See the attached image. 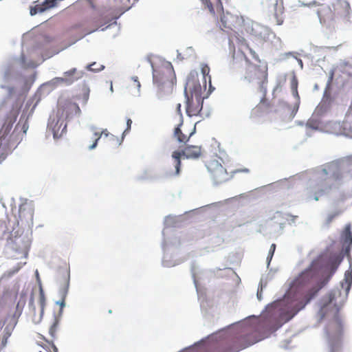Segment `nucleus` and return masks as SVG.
<instances>
[{"label": "nucleus", "mask_w": 352, "mask_h": 352, "mask_svg": "<svg viewBox=\"0 0 352 352\" xmlns=\"http://www.w3.org/2000/svg\"><path fill=\"white\" fill-rule=\"evenodd\" d=\"M268 336V316L263 317L256 329L250 326L236 328L207 352H238Z\"/></svg>", "instance_id": "nucleus-1"}, {"label": "nucleus", "mask_w": 352, "mask_h": 352, "mask_svg": "<svg viewBox=\"0 0 352 352\" xmlns=\"http://www.w3.org/2000/svg\"><path fill=\"white\" fill-rule=\"evenodd\" d=\"M153 81L155 94L159 99L170 96L176 83L173 67L169 62L153 66Z\"/></svg>", "instance_id": "nucleus-2"}, {"label": "nucleus", "mask_w": 352, "mask_h": 352, "mask_svg": "<svg viewBox=\"0 0 352 352\" xmlns=\"http://www.w3.org/2000/svg\"><path fill=\"white\" fill-rule=\"evenodd\" d=\"M244 59L245 61L244 80L249 83L256 85L260 91L265 93L268 81V66L267 63L254 64L246 54H244Z\"/></svg>", "instance_id": "nucleus-3"}, {"label": "nucleus", "mask_w": 352, "mask_h": 352, "mask_svg": "<svg viewBox=\"0 0 352 352\" xmlns=\"http://www.w3.org/2000/svg\"><path fill=\"white\" fill-rule=\"evenodd\" d=\"M341 177V174L338 171H333L330 166L322 169L318 173L314 186L315 200L318 201L319 196L323 195L332 188V182L340 180Z\"/></svg>", "instance_id": "nucleus-4"}, {"label": "nucleus", "mask_w": 352, "mask_h": 352, "mask_svg": "<svg viewBox=\"0 0 352 352\" xmlns=\"http://www.w3.org/2000/svg\"><path fill=\"white\" fill-rule=\"evenodd\" d=\"M326 334L331 351L336 352L341 347L343 334L342 324L338 309H335L333 318L326 327Z\"/></svg>", "instance_id": "nucleus-5"}, {"label": "nucleus", "mask_w": 352, "mask_h": 352, "mask_svg": "<svg viewBox=\"0 0 352 352\" xmlns=\"http://www.w3.org/2000/svg\"><path fill=\"white\" fill-rule=\"evenodd\" d=\"M201 155V147L199 146H187L184 150L180 151H174L172 153V157L174 160L175 171L171 173V175H179L181 168V157L185 156L186 158L197 159Z\"/></svg>", "instance_id": "nucleus-6"}, {"label": "nucleus", "mask_w": 352, "mask_h": 352, "mask_svg": "<svg viewBox=\"0 0 352 352\" xmlns=\"http://www.w3.org/2000/svg\"><path fill=\"white\" fill-rule=\"evenodd\" d=\"M317 276V272L316 270L310 267L302 272L298 277H297L291 285V291L300 289L301 288L307 286Z\"/></svg>", "instance_id": "nucleus-7"}, {"label": "nucleus", "mask_w": 352, "mask_h": 352, "mask_svg": "<svg viewBox=\"0 0 352 352\" xmlns=\"http://www.w3.org/2000/svg\"><path fill=\"white\" fill-rule=\"evenodd\" d=\"M14 259L26 258L30 249V243L25 237H16L12 244Z\"/></svg>", "instance_id": "nucleus-8"}, {"label": "nucleus", "mask_w": 352, "mask_h": 352, "mask_svg": "<svg viewBox=\"0 0 352 352\" xmlns=\"http://www.w3.org/2000/svg\"><path fill=\"white\" fill-rule=\"evenodd\" d=\"M207 168L210 173L212 179L220 184L228 179V173L226 169L217 160H212L207 164Z\"/></svg>", "instance_id": "nucleus-9"}, {"label": "nucleus", "mask_w": 352, "mask_h": 352, "mask_svg": "<svg viewBox=\"0 0 352 352\" xmlns=\"http://www.w3.org/2000/svg\"><path fill=\"white\" fill-rule=\"evenodd\" d=\"M57 282L59 287V292L61 299L58 303L62 310L65 305V298L68 292L69 285V273L67 270L61 271L58 274Z\"/></svg>", "instance_id": "nucleus-10"}, {"label": "nucleus", "mask_w": 352, "mask_h": 352, "mask_svg": "<svg viewBox=\"0 0 352 352\" xmlns=\"http://www.w3.org/2000/svg\"><path fill=\"white\" fill-rule=\"evenodd\" d=\"M202 88L199 82L197 74L190 73L186 79L185 85L186 96H201Z\"/></svg>", "instance_id": "nucleus-11"}, {"label": "nucleus", "mask_w": 352, "mask_h": 352, "mask_svg": "<svg viewBox=\"0 0 352 352\" xmlns=\"http://www.w3.org/2000/svg\"><path fill=\"white\" fill-rule=\"evenodd\" d=\"M195 132V126L192 127L185 125L183 124V120H182L174 130V137L177 139L178 142L186 144Z\"/></svg>", "instance_id": "nucleus-12"}, {"label": "nucleus", "mask_w": 352, "mask_h": 352, "mask_svg": "<svg viewBox=\"0 0 352 352\" xmlns=\"http://www.w3.org/2000/svg\"><path fill=\"white\" fill-rule=\"evenodd\" d=\"M215 14H213L215 16L216 12L220 14V21L219 22V28L225 31L229 32L230 30H232L236 28V24L238 21V18L236 16H234L229 12L224 13L223 10L222 12H219L216 10V7L214 8Z\"/></svg>", "instance_id": "nucleus-13"}, {"label": "nucleus", "mask_w": 352, "mask_h": 352, "mask_svg": "<svg viewBox=\"0 0 352 352\" xmlns=\"http://www.w3.org/2000/svg\"><path fill=\"white\" fill-rule=\"evenodd\" d=\"M186 111L188 116H197L200 114L203 107L202 96H186Z\"/></svg>", "instance_id": "nucleus-14"}, {"label": "nucleus", "mask_w": 352, "mask_h": 352, "mask_svg": "<svg viewBox=\"0 0 352 352\" xmlns=\"http://www.w3.org/2000/svg\"><path fill=\"white\" fill-rule=\"evenodd\" d=\"M265 3L273 6L272 16L276 25H280L283 23L284 6L283 0H265Z\"/></svg>", "instance_id": "nucleus-15"}, {"label": "nucleus", "mask_w": 352, "mask_h": 352, "mask_svg": "<svg viewBox=\"0 0 352 352\" xmlns=\"http://www.w3.org/2000/svg\"><path fill=\"white\" fill-rule=\"evenodd\" d=\"M351 6L346 1L338 0L333 5L334 16L337 18L346 19L351 14Z\"/></svg>", "instance_id": "nucleus-16"}, {"label": "nucleus", "mask_w": 352, "mask_h": 352, "mask_svg": "<svg viewBox=\"0 0 352 352\" xmlns=\"http://www.w3.org/2000/svg\"><path fill=\"white\" fill-rule=\"evenodd\" d=\"M84 72L82 71L78 70L76 68H72L67 72H65L63 73V76L65 78V85H71L74 82L82 78Z\"/></svg>", "instance_id": "nucleus-17"}, {"label": "nucleus", "mask_w": 352, "mask_h": 352, "mask_svg": "<svg viewBox=\"0 0 352 352\" xmlns=\"http://www.w3.org/2000/svg\"><path fill=\"white\" fill-rule=\"evenodd\" d=\"M36 342L37 344L41 346L45 352H58V349L54 345L53 341L46 340L44 336L41 334H38Z\"/></svg>", "instance_id": "nucleus-18"}, {"label": "nucleus", "mask_w": 352, "mask_h": 352, "mask_svg": "<svg viewBox=\"0 0 352 352\" xmlns=\"http://www.w3.org/2000/svg\"><path fill=\"white\" fill-rule=\"evenodd\" d=\"M342 239L344 245H347V248L352 245V233L351 226L346 225L342 233Z\"/></svg>", "instance_id": "nucleus-19"}, {"label": "nucleus", "mask_w": 352, "mask_h": 352, "mask_svg": "<svg viewBox=\"0 0 352 352\" xmlns=\"http://www.w3.org/2000/svg\"><path fill=\"white\" fill-rule=\"evenodd\" d=\"M201 1L203 2V3H204L206 6V7L208 8L210 12L212 14H215L214 7L213 6L212 3L210 2V0H201ZM215 6H216V10L218 12H222L223 5H222L221 0H216Z\"/></svg>", "instance_id": "nucleus-20"}, {"label": "nucleus", "mask_w": 352, "mask_h": 352, "mask_svg": "<svg viewBox=\"0 0 352 352\" xmlns=\"http://www.w3.org/2000/svg\"><path fill=\"white\" fill-rule=\"evenodd\" d=\"M270 107V104L269 103L265 101V100H262L260 103L258 104H257L253 109H252V113L253 116H260L262 113H263L264 111H265V110L269 108Z\"/></svg>", "instance_id": "nucleus-21"}, {"label": "nucleus", "mask_w": 352, "mask_h": 352, "mask_svg": "<svg viewBox=\"0 0 352 352\" xmlns=\"http://www.w3.org/2000/svg\"><path fill=\"white\" fill-rule=\"evenodd\" d=\"M104 135L105 136H108L109 135V133L108 131L106 130H104L101 132H96L94 133V135H95V140H94V142L93 143V144H91V146H89V149H94V148L96 147L97 146V144H98V140L100 139V138L102 137V135Z\"/></svg>", "instance_id": "nucleus-22"}, {"label": "nucleus", "mask_w": 352, "mask_h": 352, "mask_svg": "<svg viewBox=\"0 0 352 352\" xmlns=\"http://www.w3.org/2000/svg\"><path fill=\"white\" fill-rule=\"evenodd\" d=\"M104 68V65L97 63L96 62H94L91 64H89L87 66V69L93 71V72H100Z\"/></svg>", "instance_id": "nucleus-23"}, {"label": "nucleus", "mask_w": 352, "mask_h": 352, "mask_svg": "<svg viewBox=\"0 0 352 352\" xmlns=\"http://www.w3.org/2000/svg\"><path fill=\"white\" fill-rule=\"evenodd\" d=\"M201 73L205 78V80H206V78L208 77L209 82H211V76L209 75L210 74V67L207 64H202L201 65Z\"/></svg>", "instance_id": "nucleus-24"}, {"label": "nucleus", "mask_w": 352, "mask_h": 352, "mask_svg": "<svg viewBox=\"0 0 352 352\" xmlns=\"http://www.w3.org/2000/svg\"><path fill=\"white\" fill-rule=\"evenodd\" d=\"M247 49L249 52V54L251 56L252 58L257 63L256 64H261L263 63V62H262L261 60V59L259 58V56L258 55L256 54V52L252 50L251 47H250L249 46H247Z\"/></svg>", "instance_id": "nucleus-25"}, {"label": "nucleus", "mask_w": 352, "mask_h": 352, "mask_svg": "<svg viewBox=\"0 0 352 352\" xmlns=\"http://www.w3.org/2000/svg\"><path fill=\"white\" fill-rule=\"evenodd\" d=\"M58 320L56 319H55L54 322H53V324L50 327L49 333H50V335L51 336V337L52 338H56V331H57V329H58Z\"/></svg>", "instance_id": "nucleus-26"}, {"label": "nucleus", "mask_w": 352, "mask_h": 352, "mask_svg": "<svg viewBox=\"0 0 352 352\" xmlns=\"http://www.w3.org/2000/svg\"><path fill=\"white\" fill-rule=\"evenodd\" d=\"M52 82L55 85H65V78L63 76L62 77H56L52 79Z\"/></svg>", "instance_id": "nucleus-27"}, {"label": "nucleus", "mask_w": 352, "mask_h": 352, "mask_svg": "<svg viewBox=\"0 0 352 352\" xmlns=\"http://www.w3.org/2000/svg\"><path fill=\"white\" fill-rule=\"evenodd\" d=\"M26 264V262H23V263H18L17 266L14 267L11 271H10L8 273H9V275H12L16 272H19V270L24 265Z\"/></svg>", "instance_id": "nucleus-28"}, {"label": "nucleus", "mask_w": 352, "mask_h": 352, "mask_svg": "<svg viewBox=\"0 0 352 352\" xmlns=\"http://www.w3.org/2000/svg\"><path fill=\"white\" fill-rule=\"evenodd\" d=\"M291 89L292 92H296V89H298V80L296 77H294L292 80Z\"/></svg>", "instance_id": "nucleus-29"}, {"label": "nucleus", "mask_w": 352, "mask_h": 352, "mask_svg": "<svg viewBox=\"0 0 352 352\" xmlns=\"http://www.w3.org/2000/svg\"><path fill=\"white\" fill-rule=\"evenodd\" d=\"M276 245L275 243H272L270 246V249L269 250V253H268V256H267V259H269L270 261H271V259L274 255V253L276 250Z\"/></svg>", "instance_id": "nucleus-30"}, {"label": "nucleus", "mask_w": 352, "mask_h": 352, "mask_svg": "<svg viewBox=\"0 0 352 352\" xmlns=\"http://www.w3.org/2000/svg\"><path fill=\"white\" fill-rule=\"evenodd\" d=\"M339 214L338 212H336V213H333V214H329L327 218V220H326V223L327 225H329L332 221Z\"/></svg>", "instance_id": "nucleus-31"}, {"label": "nucleus", "mask_w": 352, "mask_h": 352, "mask_svg": "<svg viewBox=\"0 0 352 352\" xmlns=\"http://www.w3.org/2000/svg\"><path fill=\"white\" fill-rule=\"evenodd\" d=\"M324 100H328V105L329 106L331 104V98L330 94L327 91V89L325 90L324 95Z\"/></svg>", "instance_id": "nucleus-32"}, {"label": "nucleus", "mask_w": 352, "mask_h": 352, "mask_svg": "<svg viewBox=\"0 0 352 352\" xmlns=\"http://www.w3.org/2000/svg\"><path fill=\"white\" fill-rule=\"evenodd\" d=\"M176 109H177V113H178V114H179V116L180 120L182 121V110H181V104H180V103H178V104H177Z\"/></svg>", "instance_id": "nucleus-33"}, {"label": "nucleus", "mask_w": 352, "mask_h": 352, "mask_svg": "<svg viewBox=\"0 0 352 352\" xmlns=\"http://www.w3.org/2000/svg\"><path fill=\"white\" fill-rule=\"evenodd\" d=\"M331 305V302H330L329 304H327V305H324V307H322L321 308V309H320V312H321L323 315H324V314H325L326 309H328Z\"/></svg>", "instance_id": "nucleus-34"}, {"label": "nucleus", "mask_w": 352, "mask_h": 352, "mask_svg": "<svg viewBox=\"0 0 352 352\" xmlns=\"http://www.w3.org/2000/svg\"><path fill=\"white\" fill-rule=\"evenodd\" d=\"M132 79L133 80L134 82L135 83V86L138 88H140V82L138 81V77L137 76L133 77Z\"/></svg>", "instance_id": "nucleus-35"}, {"label": "nucleus", "mask_w": 352, "mask_h": 352, "mask_svg": "<svg viewBox=\"0 0 352 352\" xmlns=\"http://www.w3.org/2000/svg\"><path fill=\"white\" fill-rule=\"evenodd\" d=\"M131 124H132V120L131 119H128L127 122H126V124H127L126 130H129L131 129Z\"/></svg>", "instance_id": "nucleus-36"}, {"label": "nucleus", "mask_w": 352, "mask_h": 352, "mask_svg": "<svg viewBox=\"0 0 352 352\" xmlns=\"http://www.w3.org/2000/svg\"><path fill=\"white\" fill-rule=\"evenodd\" d=\"M293 94L295 97L299 98V95H298V89H296V92H293Z\"/></svg>", "instance_id": "nucleus-37"}, {"label": "nucleus", "mask_w": 352, "mask_h": 352, "mask_svg": "<svg viewBox=\"0 0 352 352\" xmlns=\"http://www.w3.org/2000/svg\"><path fill=\"white\" fill-rule=\"evenodd\" d=\"M22 214H23V208L21 207V208H19V215H20V217H21V216H22Z\"/></svg>", "instance_id": "nucleus-38"}, {"label": "nucleus", "mask_w": 352, "mask_h": 352, "mask_svg": "<svg viewBox=\"0 0 352 352\" xmlns=\"http://www.w3.org/2000/svg\"><path fill=\"white\" fill-rule=\"evenodd\" d=\"M331 79H332V77L331 78ZM330 82H331V81H329V83H328L327 89L329 88Z\"/></svg>", "instance_id": "nucleus-39"}, {"label": "nucleus", "mask_w": 352, "mask_h": 352, "mask_svg": "<svg viewBox=\"0 0 352 352\" xmlns=\"http://www.w3.org/2000/svg\"><path fill=\"white\" fill-rule=\"evenodd\" d=\"M257 296L260 299V296H259V293L258 292L257 293Z\"/></svg>", "instance_id": "nucleus-40"}, {"label": "nucleus", "mask_w": 352, "mask_h": 352, "mask_svg": "<svg viewBox=\"0 0 352 352\" xmlns=\"http://www.w3.org/2000/svg\"><path fill=\"white\" fill-rule=\"evenodd\" d=\"M30 217L32 218V212H30Z\"/></svg>", "instance_id": "nucleus-41"}, {"label": "nucleus", "mask_w": 352, "mask_h": 352, "mask_svg": "<svg viewBox=\"0 0 352 352\" xmlns=\"http://www.w3.org/2000/svg\"><path fill=\"white\" fill-rule=\"evenodd\" d=\"M38 0H36V1H34V3H38Z\"/></svg>", "instance_id": "nucleus-42"}, {"label": "nucleus", "mask_w": 352, "mask_h": 352, "mask_svg": "<svg viewBox=\"0 0 352 352\" xmlns=\"http://www.w3.org/2000/svg\"><path fill=\"white\" fill-rule=\"evenodd\" d=\"M245 172H248V169H245L244 170Z\"/></svg>", "instance_id": "nucleus-43"}, {"label": "nucleus", "mask_w": 352, "mask_h": 352, "mask_svg": "<svg viewBox=\"0 0 352 352\" xmlns=\"http://www.w3.org/2000/svg\"><path fill=\"white\" fill-rule=\"evenodd\" d=\"M39 352H42V351H39Z\"/></svg>", "instance_id": "nucleus-44"}]
</instances>
